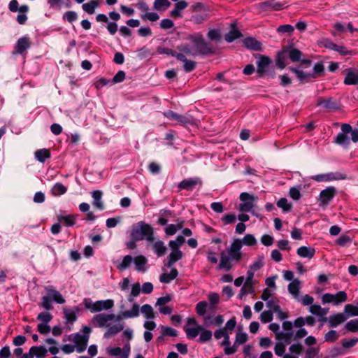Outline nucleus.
Returning <instances> with one entry per match:
<instances>
[{
  "instance_id": "1",
  "label": "nucleus",
  "mask_w": 358,
  "mask_h": 358,
  "mask_svg": "<svg viewBox=\"0 0 358 358\" xmlns=\"http://www.w3.org/2000/svg\"><path fill=\"white\" fill-rule=\"evenodd\" d=\"M131 237L134 241L145 239L148 242L152 243L154 241L153 228L149 224L144 222H138L132 227Z\"/></svg>"
},
{
  "instance_id": "2",
  "label": "nucleus",
  "mask_w": 358,
  "mask_h": 358,
  "mask_svg": "<svg viewBox=\"0 0 358 358\" xmlns=\"http://www.w3.org/2000/svg\"><path fill=\"white\" fill-rule=\"evenodd\" d=\"M45 290L47 292V295L43 296L41 298L40 306L46 310H51L53 309V306L51 303L52 301L59 304H63L65 303L66 301L64 298L53 286H45Z\"/></svg>"
},
{
  "instance_id": "3",
  "label": "nucleus",
  "mask_w": 358,
  "mask_h": 358,
  "mask_svg": "<svg viewBox=\"0 0 358 358\" xmlns=\"http://www.w3.org/2000/svg\"><path fill=\"white\" fill-rule=\"evenodd\" d=\"M189 39L193 45L196 56L199 55H206L214 52L213 48L207 43L202 34H196L190 35Z\"/></svg>"
},
{
  "instance_id": "4",
  "label": "nucleus",
  "mask_w": 358,
  "mask_h": 358,
  "mask_svg": "<svg viewBox=\"0 0 358 358\" xmlns=\"http://www.w3.org/2000/svg\"><path fill=\"white\" fill-rule=\"evenodd\" d=\"M83 303L85 307L92 313L107 310L112 308L114 306V301L112 299L101 300L92 302L90 299H85Z\"/></svg>"
},
{
  "instance_id": "5",
  "label": "nucleus",
  "mask_w": 358,
  "mask_h": 358,
  "mask_svg": "<svg viewBox=\"0 0 358 358\" xmlns=\"http://www.w3.org/2000/svg\"><path fill=\"white\" fill-rule=\"evenodd\" d=\"M115 318V315L114 314L99 313L92 317L91 324L94 327H108L110 322L113 321Z\"/></svg>"
},
{
  "instance_id": "6",
  "label": "nucleus",
  "mask_w": 358,
  "mask_h": 358,
  "mask_svg": "<svg viewBox=\"0 0 358 358\" xmlns=\"http://www.w3.org/2000/svg\"><path fill=\"white\" fill-rule=\"evenodd\" d=\"M239 199L243 202L239 206V210L241 212H250L254 207V203L258 198L248 192H243L240 194Z\"/></svg>"
},
{
  "instance_id": "7",
  "label": "nucleus",
  "mask_w": 358,
  "mask_h": 358,
  "mask_svg": "<svg viewBox=\"0 0 358 358\" xmlns=\"http://www.w3.org/2000/svg\"><path fill=\"white\" fill-rule=\"evenodd\" d=\"M348 300V296L345 292L340 291L336 294L329 293L324 294L322 297V303H332L335 306H338L341 303L345 302Z\"/></svg>"
},
{
  "instance_id": "8",
  "label": "nucleus",
  "mask_w": 358,
  "mask_h": 358,
  "mask_svg": "<svg viewBox=\"0 0 358 358\" xmlns=\"http://www.w3.org/2000/svg\"><path fill=\"white\" fill-rule=\"evenodd\" d=\"M71 337H73L72 341L75 343L74 346L78 353L85 350L90 337L89 335L76 333L69 336L70 341H71Z\"/></svg>"
},
{
  "instance_id": "9",
  "label": "nucleus",
  "mask_w": 358,
  "mask_h": 358,
  "mask_svg": "<svg viewBox=\"0 0 358 358\" xmlns=\"http://www.w3.org/2000/svg\"><path fill=\"white\" fill-rule=\"evenodd\" d=\"M164 115L169 119H172L177 121L181 125L183 126H187L189 124H194V120L192 117L187 115H182L172 110H169L166 112L164 113Z\"/></svg>"
},
{
  "instance_id": "10",
  "label": "nucleus",
  "mask_w": 358,
  "mask_h": 358,
  "mask_svg": "<svg viewBox=\"0 0 358 358\" xmlns=\"http://www.w3.org/2000/svg\"><path fill=\"white\" fill-rule=\"evenodd\" d=\"M352 131V127L349 124H343L341 126V132L338 133L336 137L335 143L338 145H348L350 139L348 134Z\"/></svg>"
},
{
  "instance_id": "11",
  "label": "nucleus",
  "mask_w": 358,
  "mask_h": 358,
  "mask_svg": "<svg viewBox=\"0 0 358 358\" xmlns=\"http://www.w3.org/2000/svg\"><path fill=\"white\" fill-rule=\"evenodd\" d=\"M257 8L261 11L280 10L284 8V4L275 0H268L257 5Z\"/></svg>"
},
{
  "instance_id": "12",
  "label": "nucleus",
  "mask_w": 358,
  "mask_h": 358,
  "mask_svg": "<svg viewBox=\"0 0 358 358\" xmlns=\"http://www.w3.org/2000/svg\"><path fill=\"white\" fill-rule=\"evenodd\" d=\"M242 248V242L240 239H235L228 249L229 256L232 260L239 262L241 259L242 255L241 249Z\"/></svg>"
},
{
  "instance_id": "13",
  "label": "nucleus",
  "mask_w": 358,
  "mask_h": 358,
  "mask_svg": "<svg viewBox=\"0 0 358 358\" xmlns=\"http://www.w3.org/2000/svg\"><path fill=\"white\" fill-rule=\"evenodd\" d=\"M313 180L317 182L330 181L334 180H343L346 178V175L341 173H329L324 174H318L311 177Z\"/></svg>"
},
{
  "instance_id": "14",
  "label": "nucleus",
  "mask_w": 358,
  "mask_h": 358,
  "mask_svg": "<svg viewBox=\"0 0 358 358\" xmlns=\"http://www.w3.org/2000/svg\"><path fill=\"white\" fill-rule=\"evenodd\" d=\"M31 44V43L29 36H26L20 38L15 45L13 54L22 55L24 52H26L27 49L30 48Z\"/></svg>"
},
{
  "instance_id": "15",
  "label": "nucleus",
  "mask_w": 358,
  "mask_h": 358,
  "mask_svg": "<svg viewBox=\"0 0 358 358\" xmlns=\"http://www.w3.org/2000/svg\"><path fill=\"white\" fill-rule=\"evenodd\" d=\"M336 190L334 187H328L321 191L320 194V206H327L336 195Z\"/></svg>"
},
{
  "instance_id": "16",
  "label": "nucleus",
  "mask_w": 358,
  "mask_h": 358,
  "mask_svg": "<svg viewBox=\"0 0 358 358\" xmlns=\"http://www.w3.org/2000/svg\"><path fill=\"white\" fill-rule=\"evenodd\" d=\"M199 184H201V182L199 178H191L189 179L182 180L178 184V187L180 189L191 191Z\"/></svg>"
},
{
  "instance_id": "17",
  "label": "nucleus",
  "mask_w": 358,
  "mask_h": 358,
  "mask_svg": "<svg viewBox=\"0 0 358 358\" xmlns=\"http://www.w3.org/2000/svg\"><path fill=\"white\" fill-rule=\"evenodd\" d=\"M348 317L343 313L331 315L328 317V324L330 327L334 328L343 323Z\"/></svg>"
},
{
  "instance_id": "18",
  "label": "nucleus",
  "mask_w": 358,
  "mask_h": 358,
  "mask_svg": "<svg viewBox=\"0 0 358 358\" xmlns=\"http://www.w3.org/2000/svg\"><path fill=\"white\" fill-rule=\"evenodd\" d=\"M172 251L169 254L168 257V259L166 263L165 264V266L168 268H171L173 265L178 262V260L181 259L183 257L182 252L179 249H171Z\"/></svg>"
},
{
  "instance_id": "19",
  "label": "nucleus",
  "mask_w": 358,
  "mask_h": 358,
  "mask_svg": "<svg viewBox=\"0 0 358 358\" xmlns=\"http://www.w3.org/2000/svg\"><path fill=\"white\" fill-rule=\"evenodd\" d=\"M271 63V60L269 57L262 55L257 62V73L260 76H262L266 71V69Z\"/></svg>"
},
{
  "instance_id": "20",
  "label": "nucleus",
  "mask_w": 358,
  "mask_h": 358,
  "mask_svg": "<svg viewBox=\"0 0 358 358\" xmlns=\"http://www.w3.org/2000/svg\"><path fill=\"white\" fill-rule=\"evenodd\" d=\"M242 36L241 31L236 28L235 24H231V30L225 34L224 39L228 43H231L234 40Z\"/></svg>"
},
{
  "instance_id": "21",
  "label": "nucleus",
  "mask_w": 358,
  "mask_h": 358,
  "mask_svg": "<svg viewBox=\"0 0 358 358\" xmlns=\"http://www.w3.org/2000/svg\"><path fill=\"white\" fill-rule=\"evenodd\" d=\"M178 271L176 268H172L169 273H164L160 275L159 280L162 283L169 284L177 278Z\"/></svg>"
},
{
  "instance_id": "22",
  "label": "nucleus",
  "mask_w": 358,
  "mask_h": 358,
  "mask_svg": "<svg viewBox=\"0 0 358 358\" xmlns=\"http://www.w3.org/2000/svg\"><path fill=\"white\" fill-rule=\"evenodd\" d=\"M231 257L227 255L224 252L221 253L220 262L218 266L219 269H224L227 271L232 268V264L230 262Z\"/></svg>"
},
{
  "instance_id": "23",
  "label": "nucleus",
  "mask_w": 358,
  "mask_h": 358,
  "mask_svg": "<svg viewBox=\"0 0 358 358\" xmlns=\"http://www.w3.org/2000/svg\"><path fill=\"white\" fill-rule=\"evenodd\" d=\"M300 281L294 280L288 285V291L296 300H299Z\"/></svg>"
},
{
  "instance_id": "24",
  "label": "nucleus",
  "mask_w": 358,
  "mask_h": 358,
  "mask_svg": "<svg viewBox=\"0 0 358 358\" xmlns=\"http://www.w3.org/2000/svg\"><path fill=\"white\" fill-rule=\"evenodd\" d=\"M103 192L101 190H94L92 192L93 205L99 210H103L104 205L101 201Z\"/></svg>"
},
{
  "instance_id": "25",
  "label": "nucleus",
  "mask_w": 358,
  "mask_h": 358,
  "mask_svg": "<svg viewBox=\"0 0 358 358\" xmlns=\"http://www.w3.org/2000/svg\"><path fill=\"white\" fill-rule=\"evenodd\" d=\"M243 43L247 48L252 50H260L262 49V43L252 37L245 38Z\"/></svg>"
},
{
  "instance_id": "26",
  "label": "nucleus",
  "mask_w": 358,
  "mask_h": 358,
  "mask_svg": "<svg viewBox=\"0 0 358 358\" xmlns=\"http://www.w3.org/2000/svg\"><path fill=\"white\" fill-rule=\"evenodd\" d=\"M208 19V12L202 11L201 13H194L190 18V21L194 24H200Z\"/></svg>"
},
{
  "instance_id": "27",
  "label": "nucleus",
  "mask_w": 358,
  "mask_h": 358,
  "mask_svg": "<svg viewBox=\"0 0 358 358\" xmlns=\"http://www.w3.org/2000/svg\"><path fill=\"white\" fill-rule=\"evenodd\" d=\"M315 250L313 248L301 246L297 249V255L301 257L311 259L314 257Z\"/></svg>"
},
{
  "instance_id": "28",
  "label": "nucleus",
  "mask_w": 358,
  "mask_h": 358,
  "mask_svg": "<svg viewBox=\"0 0 358 358\" xmlns=\"http://www.w3.org/2000/svg\"><path fill=\"white\" fill-rule=\"evenodd\" d=\"M285 48L287 51L288 57L292 62H296L301 60L302 52L300 50L292 47Z\"/></svg>"
},
{
  "instance_id": "29",
  "label": "nucleus",
  "mask_w": 358,
  "mask_h": 358,
  "mask_svg": "<svg viewBox=\"0 0 358 358\" xmlns=\"http://www.w3.org/2000/svg\"><path fill=\"white\" fill-rule=\"evenodd\" d=\"M288 57L287 51L285 48L281 52H278L276 59V65L280 69H283L286 66L285 62Z\"/></svg>"
},
{
  "instance_id": "30",
  "label": "nucleus",
  "mask_w": 358,
  "mask_h": 358,
  "mask_svg": "<svg viewBox=\"0 0 358 358\" xmlns=\"http://www.w3.org/2000/svg\"><path fill=\"white\" fill-rule=\"evenodd\" d=\"M147 259L143 255H138L133 259L135 264L136 269L138 271L143 272L145 271V264H147Z\"/></svg>"
},
{
  "instance_id": "31",
  "label": "nucleus",
  "mask_w": 358,
  "mask_h": 358,
  "mask_svg": "<svg viewBox=\"0 0 358 358\" xmlns=\"http://www.w3.org/2000/svg\"><path fill=\"white\" fill-rule=\"evenodd\" d=\"M187 6V3L185 1H180L175 4V8L171 11V16L173 17H180V11Z\"/></svg>"
},
{
  "instance_id": "32",
  "label": "nucleus",
  "mask_w": 358,
  "mask_h": 358,
  "mask_svg": "<svg viewBox=\"0 0 358 358\" xmlns=\"http://www.w3.org/2000/svg\"><path fill=\"white\" fill-rule=\"evenodd\" d=\"M184 330L186 333L187 338L194 339L199 335L200 331L203 330V327L201 325H197V327L195 328L185 327Z\"/></svg>"
},
{
  "instance_id": "33",
  "label": "nucleus",
  "mask_w": 358,
  "mask_h": 358,
  "mask_svg": "<svg viewBox=\"0 0 358 358\" xmlns=\"http://www.w3.org/2000/svg\"><path fill=\"white\" fill-rule=\"evenodd\" d=\"M36 159L41 163H44L45 161L50 157V152L48 149H40L35 152Z\"/></svg>"
},
{
  "instance_id": "34",
  "label": "nucleus",
  "mask_w": 358,
  "mask_h": 358,
  "mask_svg": "<svg viewBox=\"0 0 358 358\" xmlns=\"http://www.w3.org/2000/svg\"><path fill=\"white\" fill-rule=\"evenodd\" d=\"M123 329L124 327L122 324H116L111 327L109 326L107 331L104 334V338H108L112 336H115L123 330Z\"/></svg>"
},
{
  "instance_id": "35",
  "label": "nucleus",
  "mask_w": 358,
  "mask_h": 358,
  "mask_svg": "<svg viewBox=\"0 0 358 358\" xmlns=\"http://www.w3.org/2000/svg\"><path fill=\"white\" fill-rule=\"evenodd\" d=\"M344 83L345 85H357L358 84V75L355 72L348 69L345 78L344 79Z\"/></svg>"
},
{
  "instance_id": "36",
  "label": "nucleus",
  "mask_w": 358,
  "mask_h": 358,
  "mask_svg": "<svg viewBox=\"0 0 358 358\" xmlns=\"http://www.w3.org/2000/svg\"><path fill=\"white\" fill-rule=\"evenodd\" d=\"M122 315L124 318H132L136 317L139 315V306L137 303H134L131 310L124 311Z\"/></svg>"
},
{
  "instance_id": "37",
  "label": "nucleus",
  "mask_w": 358,
  "mask_h": 358,
  "mask_svg": "<svg viewBox=\"0 0 358 358\" xmlns=\"http://www.w3.org/2000/svg\"><path fill=\"white\" fill-rule=\"evenodd\" d=\"M77 215H61L58 217L59 222H64L66 227H71L75 224Z\"/></svg>"
},
{
  "instance_id": "38",
  "label": "nucleus",
  "mask_w": 358,
  "mask_h": 358,
  "mask_svg": "<svg viewBox=\"0 0 358 358\" xmlns=\"http://www.w3.org/2000/svg\"><path fill=\"white\" fill-rule=\"evenodd\" d=\"M155 252L158 257L164 255L166 252V247L162 241H157L153 244Z\"/></svg>"
},
{
  "instance_id": "39",
  "label": "nucleus",
  "mask_w": 358,
  "mask_h": 358,
  "mask_svg": "<svg viewBox=\"0 0 358 358\" xmlns=\"http://www.w3.org/2000/svg\"><path fill=\"white\" fill-rule=\"evenodd\" d=\"M317 105L322 106L327 109H335L337 108V104L332 98L320 99L318 101Z\"/></svg>"
},
{
  "instance_id": "40",
  "label": "nucleus",
  "mask_w": 358,
  "mask_h": 358,
  "mask_svg": "<svg viewBox=\"0 0 358 358\" xmlns=\"http://www.w3.org/2000/svg\"><path fill=\"white\" fill-rule=\"evenodd\" d=\"M344 315L345 314L348 318L349 317L358 316V307L352 304H347L344 307Z\"/></svg>"
},
{
  "instance_id": "41",
  "label": "nucleus",
  "mask_w": 358,
  "mask_h": 358,
  "mask_svg": "<svg viewBox=\"0 0 358 358\" xmlns=\"http://www.w3.org/2000/svg\"><path fill=\"white\" fill-rule=\"evenodd\" d=\"M277 206L282 210L284 213L292 210V205L289 203L286 198H281L277 201Z\"/></svg>"
},
{
  "instance_id": "42",
  "label": "nucleus",
  "mask_w": 358,
  "mask_h": 358,
  "mask_svg": "<svg viewBox=\"0 0 358 358\" xmlns=\"http://www.w3.org/2000/svg\"><path fill=\"white\" fill-rule=\"evenodd\" d=\"M31 352L34 353L37 358L44 357L47 355V350L43 346H32L31 348Z\"/></svg>"
},
{
  "instance_id": "43",
  "label": "nucleus",
  "mask_w": 358,
  "mask_h": 358,
  "mask_svg": "<svg viewBox=\"0 0 358 358\" xmlns=\"http://www.w3.org/2000/svg\"><path fill=\"white\" fill-rule=\"evenodd\" d=\"M289 70H291L292 72L296 73L298 79L301 82L306 81L309 78H313L315 77L312 74L306 73L303 72L302 71H299V69H297L296 68L290 67Z\"/></svg>"
},
{
  "instance_id": "44",
  "label": "nucleus",
  "mask_w": 358,
  "mask_h": 358,
  "mask_svg": "<svg viewBox=\"0 0 358 358\" xmlns=\"http://www.w3.org/2000/svg\"><path fill=\"white\" fill-rule=\"evenodd\" d=\"M141 313L147 319H153L155 317L153 308L149 304H145V305L142 306V307L141 308Z\"/></svg>"
},
{
  "instance_id": "45",
  "label": "nucleus",
  "mask_w": 358,
  "mask_h": 358,
  "mask_svg": "<svg viewBox=\"0 0 358 358\" xmlns=\"http://www.w3.org/2000/svg\"><path fill=\"white\" fill-rule=\"evenodd\" d=\"M178 49L181 52L180 53L189 56H196V52L194 51V47H190L186 44H182L178 47Z\"/></svg>"
},
{
  "instance_id": "46",
  "label": "nucleus",
  "mask_w": 358,
  "mask_h": 358,
  "mask_svg": "<svg viewBox=\"0 0 358 358\" xmlns=\"http://www.w3.org/2000/svg\"><path fill=\"white\" fill-rule=\"evenodd\" d=\"M134 258L131 255H126L124 257L122 262L117 266V268L120 271H124L129 267L133 262Z\"/></svg>"
},
{
  "instance_id": "47",
  "label": "nucleus",
  "mask_w": 358,
  "mask_h": 358,
  "mask_svg": "<svg viewBox=\"0 0 358 358\" xmlns=\"http://www.w3.org/2000/svg\"><path fill=\"white\" fill-rule=\"evenodd\" d=\"M294 335L293 331H281L280 334H279V337L277 338V340L283 341L286 344H289L292 339L294 340Z\"/></svg>"
},
{
  "instance_id": "48",
  "label": "nucleus",
  "mask_w": 358,
  "mask_h": 358,
  "mask_svg": "<svg viewBox=\"0 0 358 358\" xmlns=\"http://www.w3.org/2000/svg\"><path fill=\"white\" fill-rule=\"evenodd\" d=\"M66 187L60 182L56 183L52 189V194L55 196H60L64 194L66 192Z\"/></svg>"
},
{
  "instance_id": "49",
  "label": "nucleus",
  "mask_w": 358,
  "mask_h": 358,
  "mask_svg": "<svg viewBox=\"0 0 358 358\" xmlns=\"http://www.w3.org/2000/svg\"><path fill=\"white\" fill-rule=\"evenodd\" d=\"M99 6V3L96 1H91L89 3H84L83 5V9L88 14H93L95 8Z\"/></svg>"
},
{
  "instance_id": "50",
  "label": "nucleus",
  "mask_w": 358,
  "mask_h": 358,
  "mask_svg": "<svg viewBox=\"0 0 358 358\" xmlns=\"http://www.w3.org/2000/svg\"><path fill=\"white\" fill-rule=\"evenodd\" d=\"M339 335L335 330H331L324 335V341L328 343H334L338 340Z\"/></svg>"
},
{
  "instance_id": "51",
  "label": "nucleus",
  "mask_w": 358,
  "mask_h": 358,
  "mask_svg": "<svg viewBox=\"0 0 358 358\" xmlns=\"http://www.w3.org/2000/svg\"><path fill=\"white\" fill-rule=\"evenodd\" d=\"M185 238L182 236H178L175 241H169V247L171 249H179L185 242Z\"/></svg>"
},
{
  "instance_id": "52",
  "label": "nucleus",
  "mask_w": 358,
  "mask_h": 358,
  "mask_svg": "<svg viewBox=\"0 0 358 358\" xmlns=\"http://www.w3.org/2000/svg\"><path fill=\"white\" fill-rule=\"evenodd\" d=\"M63 313L64 315V318L66 320V322H73L77 320V316L76 315V313L70 310L67 308L63 309Z\"/></svg>"
},
{
  "instance_id": "53",
  "label": "nucleus",
  "mask_w": 358,
  "mask_h": 358,
  "mask_svg": "<svg viewBox=\"0 0 358 358\" xmlns=\"http://www.w3.org/2000/svg\"><path fill=\"white\" fill-rule=\"evenodd\" d=\"M201 333L198 340L199 343H205L209 341L212 338V332L210 330H206L203 328V330L200 331Z\"/></svg>"
},
{
  "instance_id": "54",
  "label": "nucleus",
  "mask_w": 358,
  "mask_h": 358,
  "mask_svg": "<svg viewBox=\"0 0 358 358\" xmlns=\"http://www.w3.org/2000/svg\"><path fill=\"white\" fill-rule=\"evenodd\" d=\"M181 61L184 62L183 69L186 72H191L196 67V62L192 60H188L185 55L183 60Z\"/></svg>"
},
{
  "instance_id": "55",
  "label": "nucleus",
  "mask_w": 358,
  "mask_h": 358,
  "mask_svg": "<svg viewBox=\"0 0 358 358\" xmlns=\"http://www.w3.org/2000/svg\"><path fill=\"white\" fill-rule=\"evenodd\" d=\"M242 245H245L248 246L255 245L257 243V240L252 234H246L242 240Z\"/></svg>"
},
{
  "instance_id": "56",
  "label": "nucleus",
  "mask_w": 358,
  "mask_h": 358,
  "mask_svg": "<svg viewBox=\"0 0 358 358\" xmlns=\"http://www.w3.org/2000/svg\"><path fill=\"white\" fill-rule=\"evenodd\" d=\"M300 190H301L300 186H299L297 187H291L289 189V196L295 201L299 200L301 196Z\"/></svg>"
},
{
  "instance_id": "57",
  "label": "nucleus",
  "mask_w": 358,
  "mask_h": 358,
  "mask_svg": "<svg viewBox=\"0 0 358 358\" xmlns=\"http://www.w3.org/2000/svg\"><path fill=\"white\" fill-rule=\"evenodd\" d=\"M141 17L143 20H150L151 22H155L159 19V16L157 13L148 12L141 15Z\"/></svg>"
},
{
  "instance_id": "58",
  "label": "nucleus",
  "mask_w": 358,
  "mask_h": 358,
  "mask_svg": "<svg viewBox=\"0 0 358 358\" xmlns=\"http://www.w3.org/2000/svg\"><path fill=\"white\" fill-rule=\"evenodd\" d=\"M162 52L169 55H171L177 58L178 60H183V59L185 58L184 54L177 52L171 48H164Z\"/></svg>"
},
{
  "instance_id": "59",
  "label": "nucleus",
  "mask_w": 358,
  "mask_h": 358,
  "mask_svg": "<svg viewBox=\"0 0 358 358\" xmlns=\"http://www.w3.org/2000/svg\"><path fill=\"white\" fill-rule=\"evenodd\" d=\"M345 329L350 332L358 331V320L357 319L351 320L345 324Z\"/></svg>"
},
{
  "instance_id": "60",
  "label": "nucleus",
  "mask_w": 358,
  "mask_h": 358,
  "mask_svg": "<svg viewBox=\"0 0 358 358\" xmlns=\"http://www.w3.org/2000/svg\"><path fill=\"white\" fill-rule=\"evenodd\" d=\"M208 38L211 41H220L222 36L217 29H210L208 32Z\"/></svg>"
},
{
  "instance_id": "61",
  "label": "nucleus",
  "mask_w": 358,
  "mask_h": 358,
  "mask_svg": "<svg viewBox=\"0 0 358 358\" xmlns=\"http://www.w3.org/2000/svg\"><path fill=\"white\" fill-rule=\"evenodd\" d=\"M207 302L202 301L199 302L196 306V311L199 315L203 316L205 315L207 308Z\"/></svg>"
},
{
  "instance_id": "62",
  "label": "nucleus",
  "mask_w": 358,
  "mask_h": 358,
  "mask_svg": "<svg viewBox=\"0 0 358 358\" xmlns=\"http://www.w3.org/2000/svg\"><path fill=\"white\" fill-rule=\"evenodd\" d=\"M170 6L171 3L168 0H155L154 2V8L156 10L168 8Z\"/></svg>"
},
{
  "instance_id": "63",
  "label": "nucleus",
  "mask_w": 358,
  "mask_h": 358,
  "mask_svg": "<svg viewBox=\"0 0 358 358\" xmlns=\"http://www.w3.org/2000/svg\"><path fill=\"white\" fill-rule=\"evenodd\" d=\"M260 320L263 323L270 322L273 320V311L265 310L260 315Z\"/></svg>"
},
{
  "instance_id": "64",
  "label": "nucleus",
  "mask_w": 358,
  "mask_h": 358,
  "mask_svg": "<svg viewBox=\"0 0 358 358\" xmlns=\"http://www.w3.org/2000/svg\"><path fill=\"white\" fill-rule=\"evenodd\" d=\"M191 10L192 13H201L202 11H209L205 5L202 3L197 2L191 6Z\"/></svg>"
}]
</instances>
